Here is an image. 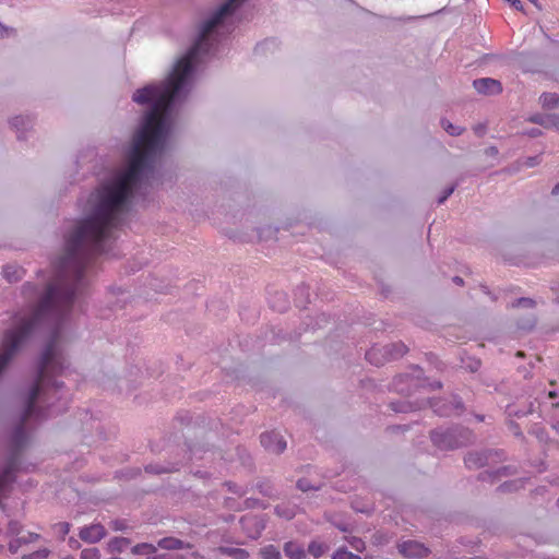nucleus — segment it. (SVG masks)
Returning a JSON list of instances; mask_svg holds the SVG:
<instances>
[{
	"label": "nucleus",
	"instance_id": "nucleus-9",
	"mask_svg": "<svg viewBox=\"0 0 559 559\" xmlns=\"http://www.w3.org/2000/svg\"><path fill=\"white\" fill-rule=\"evenodd\" d=\"M16 467L15 455L10 459L4 469L0 473V496H2L10 484L14 480V471Z\"/></svg>",
	"mask_w": 559,
	"mask_h": 559
},
{
	"label": "nucleus",
	"instance_id": "nucleus-15",
	"mask_svg": "<svg viewBox=\"0 0 559 559\" xmlns=\"http://www.w3.org/2000/svg\"><path fill=\"white\" fill-rule=\"evenodd\" d=\"M530 121L539 123L545 128L555 127L559 129V119L555 116H533L530 118Z\"/></svg>",
	"mask_w": 559,
	"mask_h": 559
},
{
	"label": "nucleus",
	"instance_id": "nucleus-42",
	"mask_svg": "<svg viewBox=\"0 0 559 559\" xmlns=\"http://www.w3.org/2000/svg\"><path fill=\"white\" fill-rule=\"evenodd\" d=\"M123 528H124V526L122 524H119L118 522H115L114 530L119 531V530H123Z\"/></svg>",
	"mask_w": 559,
	"mask_h": 559
},
{
	"label": "nucleus",
	"instance_id": "nucleus-21",
	"mask_svg": "<svg viewBox=\"0 0 559 559\" xmlns=\"http://www.w3.org/2000/svg\"><path fill=\"white\" fill-rule=\"evenodd\" d=\"M129 545V540L123 537H117L109 542V548L112 551H122Z\"/></svg>",
	"mask_w": 559,
	"mask_h": 559
},
{
	"label": "nucleus",
	"instance_id": "nucleus-29",
	"mask_svg": "<svg viewBox=\"0 0 559 559\" xmlns=\"http://www.w3.org/2000/svg\"><path fill=\"white\" fill-rule=\"evenodd\" d=\"M249 521H254L255 522V525H257V530H255V533L254 534H250L251 537L255 538L260 535L261 531L263 530V525L259 524L255 519H252V518H248V516H245L241 519V523L242 525H246L247 522Z\"/></svg>",
	"mask_w": 559,
	"mask_h": 559
},
{
	"label": "nucleus",
	"instance_id": "nucleus-48",
	"mask_svg": "<svg viewBox=\"0 0 559 559\" xmlns=\"http://www.w3.org/2000/svg\"><path fill=\"white\" fill-rule=\"evenodd\" d=\"M558 503H559V498H558Z\"/></svg>",
	"mask_w": 559,
	"mask_h": 559
},
{
	"label": "nucleus",
	"instance_id": "nucleus-41",
	"mask_svg": "<svg viewBox=\"0 0 559 559\" xmlns=\"http://www.w3.org/2000/svg\"><path fill=\"white\" fill-rule=\"evenodd\" d=\"M298 488L301 489L302 491H307L309 489H312V487H309L305 480H299L298 484H297ZM313 489H317V487H313Z\"/></svg>",
	"mask_w": 559,
	"mask_h": 559
},
{
	"label": "nucleus",
	"instance_id": "nucleus-44",
	"mask_svg": "<svg viewBox=\"0 0 559 559\" xmlns=\"http://www.w3.org/2000/svg\"><path fill=\"white\" fill-rule=\"evenodd\" d=\"M552 194H559V182L554 187Z\"/></svg>",
	"mask_w": 559,
	"mask_h": 559
},
{
	"label": "nucleus",
	"instance_id": "nucleus-5",
	"mask_svg": "<svg viewBox=\"0 0 559 559\" xmlns=\"http://www.w3.org/2000/svg\"><path fill=\"white\" fill-rule=\"evenodd\" d=\"M79 536L85 543L95 544L106 536V528L99 523H93L82 527Z\"/></svg>",
	"mask_w": 559,
	"mask_h": 559
},
{
	"label": "nucleus",
	"instance_id": "nucleus-14",
	"mask_svg": "<svg viewBox=\"0 0 559 559\" xmlns=\"http://www.w3.org/2000/svg\"><path fill=\"white\" fill-rule=\"evenodd\" d=\"M329 548L330 546L326 543L313 539L308 545V552L314 558H320L329 550Z\"/></svg>",
	"mask_w": 559,
	"mask_h": 559
},
{
	"label": "nucleus",
	"instance_id": "nucleus-33",
	"mask_svg": "<svg viewBox=\"0 0 559 559\" xmlns=\"http://www.w3.org/2000/svg\"><path fill=\"white\" fill-rule=\"evenodd\" d=\"M535 323H536L535 318H532L526 322L519 323V328L523 329V330H531L535 325Z\"/></svg>",
	"mask_w": 559,
	"mask_h": 559
},
{
	"label": "nucleus",
	"instance_id": "nucleus-1",
	"mask_svg": "<svg viewBox=\"0 0 559 559\" xmlns=\"http://www.w3.org/2000/svg\"><path fill=\"white\" fill-rule=\"evenodd\" d=\"M245 0H227L201 27L199 38L180 58L166 81L135 91L132 99L141 105L152 103L143 124L133 139L129 164L124 171L100 185L88 199L91 212L66 240L64 254L58 263V277L47 287L38 306L26 312H69L76 285L93 258L104 252L103 242L121 224V216L133 190L162 151L167 133L169 108L192 72L194 59L210 50L209 39Z\"/></svg>",
	"mask_w": 559,
	"mask_h": 559
},
{
	"label": "nucleus",
	"instance_id": "nucleus-3",
	"mask_svg": "<svg viewBox=\"0 0 559 559\" xmlns=\"http://www.w3.org/2000/svg\"><path fill=\"white\" fill-rule=\"evenodd\" d=\"M407 353V347L403 343L392 344L385 347H371L366 353V359L376 366L383 365L385 361L402 357Z\"/></svg>",
	"mask_w": 559,
	"mask_h": 559
},
{
	"label": "nucleus",
	"instance_id": "nucleus-45",
	"mask_svg": "<svg viewBox=\"0 0 559 559\" xmlns=\"http://www.w3.org/2000/svg\"><path fill=\"white\" fill-rule=\"evenodd\" d=\"M147 559H165V555L152 556V557H148Z\"/></svg>",
	"mask_w": 559,
	"mask_h": 559
},
{
	"label": "nucleus",
	"instance_id": "nucleus-43",
	"mask_svg": "<svg viewBox=\"0 0 559 559\" xmlns=\"http://www.w3.org/2000/svg\"><path fill=\"white\" fill-rule=\"evenodd\" d=\"M453 281H454V283H455V284H457V285H463V280H462L461 277H459V276H455V277L453 278Z\"/></svg>",
	"mask_w": 559,
	"mask_h": 559
},
{
	"label": "nucleus",
	"instance_id": "nucleus-6",
	"mask_svg": "<svg viewBox=\"0 0 559 559\" xmlns=\"http://www.w3.org/2000/svg\"><path fill=\"white\" fill-rule=\"evenodd\" d=\"M399 551L404 557L423 558L428 556L429 549L415 540H406L399 544Z\"/></svg>",
	"mask_w": 559,
	"mask_h": 559
},
{
	"label": "nucleus",
	"instance_id": "nucleus-32",
	"mask_svg": "<svg viewBox=\"0 0 559 559\" xmlns=\"http://www.w3.org/2000/svg\"><path fill=\"white\" fill-rule=\"evenodd\" d=\"M14 33V29L0 23V38L9 37Z\"/></svg>",
	"mask_w": 559,
	"mask_h": 559
},
{
	"label": "nucleus",
	"instance_id": "nucleus-8",
	"mask_svg": "<svg viewBox=\"0 0 559 559\" xmlns=\"http://www.w3.org/2000/svg\"><path fill=\"white\" fill-rule=\"evenodd\" d=\"M473 85L478 93L485 95H496L502 92L501 83L490 78L475 80Z\"/></svg>",
	"mask_w": 559,
	"mask_h": 559
},
{
	"label": "nucleus",
	"instance_id": "nucleus-28",
	"mask_svg": "<svg viewBox=\"0 0 559 559\" xmlns=\"http://www.w3.org/2000/svg\"><path fill=\"white\" fill-rule=\"evenodd\" d=\"M349 545L357 551L362 552L365 550V542L358 537H352L347 539Z\"/></svg>",
	"mask_w": 559,
	"mask_h": 559
},
{
	"label": "nucleus",
	"instance_id": "nucleus-27",
	"mask_svg": "<svg viewBox=\"0 0 559 559\" xmlns=\"http://www.w3.org/2000/svg\"><path fill=\"white\" fill-rule=\"evenodd\" d=\"M443 129L451 135H459L462 133V128L453 126L451 122L447 120H442Z\"/></svg>",
	"mask_w": 559,
	"mask_h": 559
},
{
	"label": "nucleus",
	"instance_id": "nucleus-19",
	"mask_svg": "<svg viewBox=\"0 0 559 559\" xmlns=\"http://www.w3.org/2000/svg\"><path fill=\"white\" fill-rule=\"evenodd\" d=\"M132 551L138 555H152L156 551V547L152 544L142 543L135 545Z\"/></svg>",
	"mask_w": 559,
	"mask_h": 559
},
{
	"label": "nucleus",
	"instance_id": "nucleus-47",
	"mask_svg": "<svg viewBox=\"0 0 559 559\" xmlns=\"http://www.w3.org/2000/svg\"><path fill=\"white\" fill-rule=\"evenodd\" d=\"M66 559H75L74 557H67Z\"/></svg>",
	"mask_w": 559,
	"mask_h": 559
},
{
	"label": "nucleus",
	"instance_id": "nucleus-24",
	"mask_svg": "<svg viewBox=\"0 0 559 559\" xmlns=\"http://www.w3.org/2000/svg\"><path fill=\"white\" fill-rule=\"evenodd\" d=\"M70 527L71 525L68 522H59L53 525V530H56V532L60 534L61 539H64V537L68 535V533L70 532Z\"/></svg>",
	"mask_w": 559,
	"mask_h": 559
},
{
	"label": "nucleus",
	"instance_id": "nucleus-13",
	"mask_svg": "<svg viewBox=\"0 0 559 559\" xmlns=\"http://www.w3.org/2000/svg\"><path fill=\"white\" fill-rule=\"evenodd\" d=\"M24 273H25L24 270L17 265L9 264V265H5L3 269V275L7 278V281L10 283H14V282L22 280V277L24 276Z\"/></svg>",
	"mask_w": 559,
	"mask_h": 559
},
{
	"label": "nucleus",
	"instance_id": "nucleus-2",
	"mask_svg": "<svg viewBox=\"0 0 559 559\" xmlns=\"http://www.w3.org/2000/svg\"><path fill=\"white\" fill-rule=\"evenodd\" d=\"M57 342L58 337L53 335L41 354L36 382L28 393L22 421L13 436L14 444L17 448L25 443L24 424L33 416L36 401L41 394L46 396L50 390L58 391L60 389V384L53 378L61 374L64 369V359L57 348Z\"/></svg>",
	"mask_w": 559,
	"mask_h": 559
},
{
	"label": "nucleus",
	"instance_id": "nucleus-4",
	"mask_svg": "<svg viewBox=\"0 0 559 559\" xmlns=\"http://www.w3.org/2000/svg\"><path fill=\"white\" fill-rule=\"evenodd\" d=\"M260 439L264 449L272 453L280 454L286 449V441L278 432L271 431L262 433Z\"/></svg>",
	"mask_w": 559,
	"mask_h": 559
},
{
	"label": "nucleus",
	"instance_id": "nucleus-18",
	"mask_svg": "<svg viewBox=\"0 0 559 559\" xmlns=\"http://www.w3.org/2000/svg\"><path fill=\"white\" fill-rule=\"evenodd\" d=\"M262 559H282L280 550L274 545H267L260 549Z\"/></svg>",
	"mask_w": 559,
	"mask_h": 559
},
{
	"label": "nucleus",
	"instance_id": "nucleus-11",
	"mask_svg": "<svg viewBox=\"0 0 559 559\" xmlns=\"http://www.w3.org/2000/svg\"><path fill=\"white\" fill-rule=\"evenodd\" d=\"M429 405L433 408L435 413L440 416H450L452 414H459L463 406L461 403L452 404L451 406H447L445 404L440 405L439 402L431 403Z\"/></svg>",
	"mask_w": 559,
	"mask_h": 559
},
{
	"label": "nucleus",
	"instance_id": "nucleus-30",
	"mask_svg": "<svg viewBox=\"0 0 559 559\" xmlns=\"http://www.w3.org/2000/svg\"><path fill=\"white\" fill-rule=\"evenodd\" d=\"M28 119L27 118H24V117H14L11 121V124L15 128V129H20V127H25L27 123H28Z\"/></svg>",
	"mask_w": 559,
	"mask_h": 559
},
{
	"label": "nucleus",
	"instance_id": "nucleus-25",
	"mask_svg": "<svg viewBox=\"0 0 559 559\" xmlns=\"http://www.w3.org/2000/svg\"><path fill=\"white\" fill-rule=\"evenodd\" d=\"M49 549L43 548L29 555L23 556L22 559H46L49 556Z\"/></svg>",
	"mask_w": 559,
	"mask_h": 559
},
{
	"label": "nucleus",
	"instance_id": "nucleus-22",
	"mask_svg": "<svg viewBox=\"0 0 559 559\" xmlns=\"http://www.w3.org/2000/svg\"><path fill=\"white\" fill-rule=\"evenodd\" d=\"M276 514L281 518H284L286 520H290L295 516L296 510L295 508L286 507V506H277L276 507Z\"/></svg>",
	"mask_w": 559,
	"mask_h": 559
},
{
	"label": "nucleus",
	"instance_id": "nucleus-40",
	"mask_svg": "<svg viewBox=\"0 0 559 559\" xmlns=\"http://www.w3.org/2000/svg\"><path fill=\"white\" fill-rule=\"evenodd\" d=\"M39 538V535L36 534V533H29L28 534V538H22L23 539V543H32V542H35Z\"/></svg>",
	"mask_w": 559,
	"mask_h": 559
},
{
	"label": "nucleus",
	"instance_id": "nucleus-39",
	"mask_svg": "<svg viewBox=\"0 0 559 559\" xmlns=\"http://www.w3.org/2000/svg\"><path fill=\"white\" fill-rule=\"evenodd\" d=\"M68 544H69L70 548H72V549H79L81 546L79 540H76L74 537H70L68 540Z\"/></svg>",
	"mask_w": 559,
	"mask_h": 559
},
{
	"label": "nucleus",
	"instance_id": "nucleus-37",
	"mask_svg": "<svg viewBox=\"0 0 559 559\" xmlns=\"http://www.w3.org/2000/svg\"><path fill=\"white\" fill-rule=\"evenodd\" d=\"M9 531L11 534H19L21 531V527H20L19 523L13 522V523H10Z\"/></svg>",
	"mask_w": 559,
	"mask_h": 559
},
{
	"label": "nucleus",
	"instance_id": "nucleus-26",
	"mask_svg": "<svg viewBox=\"0 0 559 559\" xmlns=\"http://www.w3.org/2000/svg\"><path fill=\"white\" fill-rule=\"evenodd\" d=\"M81 559H100V554L97 548H86L81 552Z\"/></svg>",
	"mask_w": 559,
	"mask_h": 559
},
{
	"label": "nucleus",
	"instance_id": "nucleus-17",
	"mask_svg": "<svg viewBox=\"0 0 559 559\" xmlns=\"http://www.w3.org/2000/svg\"><path fill=\"white\" fill-rule=\"evenodd\" d=\"M540 103L544 108L559 107V96L556 93H544L540 96Z\"/></svg>",
	"mask_w": 559,
	"mask_h": 559
},
{
	"label": "nucleus",
	"instance_id": "nucleus-46",
	"mask_svg": "<svg viewBox=\"0 0 559 559\" xmlns=\"http://www.w3.org/2000/svg\"><path fill=\"white\" fill-rule=\"evenodd\" d=\"M32 288H33V286H32V285H29V284H27V285H25V286H24L25 292H26V290H28V289H32Z\"/></svg>",
	"mask_w": 559,
	"mask_h": 559
},
{
	"label": "nucleus",
	"instance_id": "nucleus-23",
	"mask_svg": "<svg viewBox=\"0 0 559 559\" xmlns=\"http://www.w3.org/2000/svg\"><path fill=\"white\" fill-rule=\"evenodd\" d=\"M465 465L469 468L483 465V457L477 453H469L465 457Z\"/></svg>",
	"mask_w": 559,
	"mask_h": 559
},
{
	"label": "nucleus",
	"instance_id": "nucleus-34",
	"mask_svg": "<svg viewBox=\"0 0 559 559\" xmlns=\"http://www.w3.org/2000/svg\"><path fill=\"white\" fill-rule=\"evenodd\" d=\"M506 2L510 3L512 8H514L518 11H523V5L520 0H504Z\"/></svg>",
	"mask_w": 559,
	"mask_h": 559
},
{
	"label": "nucleus",
	"instance_id": "nucleus-10",
	"mask_svg": "<svg viewBox=\"0 0 559 559\" xmlns=\"http://www.w3.org/2000/svg\"><path fill=\"white\" fill-rule=\"evenodd\" d=\"M283 550L289 559H304L306 557L305 548L301 544L289 540L284 544Z\"/></svg>",
	"mask_w": 559,
	"mask_h": 559
},
{
	"label": "nucleus",
	"instance_id": "nucleus-35",
	"mask_svg": "<svg viewBox=\"0 0 559 559\" xmlns=\"http://www.w3.org/2000/svg\"><path fill=\"white\" fill-rule=\"evenodd\" d=\"M21 543H23V539H22V538H21V539H16V540H14V542H11V543L9 544V550H10L11 552H16V551H17V549H19V547H20V544H21Z\"/></svg>",
	"mask_w": 559,
	"mask_h": 559
},
{
	"label": "nucleus",
	"instance_id": "nucleus-12",
	"mask_svg": "<svg viewBox=\"0 0 559 559\" xmlns=\"http://www.w3.org/2000/svg\"><path fill=\"white\" fill-rule=\"evenodd\" d=\"M158 547L168 550L191 548L190 544H185L181 539L175 537H165L158 542Z\"/></svg>",
	"mask_w": 559,
	"mask_h": 559
},
{
	"label": "nucleus",
	"instance_id": "nucleus-36",
	"mask_svg": "<svg viewBox=\"0 0 559 559\" xmlns=\"http://www.w3.org/2000/svg\"><path fill=\"white\" fill-rule=\"evenodd\" d=\"M453 191H454V187L448 188L444 191L443 195L439 199L438 203L439 204L443 203L453 193Z\"/></svg>",
	"mask_w": 559,
	"mask_h": 559
},
{
	"label": "nucleus",
	"instance_id": "nucleus-7",
	"mask_svg": "<svg viewBox=\"0 0 559 559\" xmlns=\"http://www.w3.org/2000/svg\"><path fill=\"white\" fill-rule=\"evenodd\" d=\"M431 440L436 447L442 450L454 449L463 445V442L454 439L452 431H432Z\"/></svg>",
	"mask_w": 559,
	"mask_h": 559
},
{
	"label": "nucleus",
	"instance_id": "nucleus-38",
	"mask_svg": "<svg viewBox=\"0 0 559 559\" xmlns=\"http://www.w3.org/2000/svg\"><path fill=\"white\" fill-rule=\"evenodd\" d=\"M525 134H527L531 138H537L542 134V131L537 128H533L528 131H525Z\"/></svg>",
	"mask_w": 559,
	"mask_h": 559
},
{
	"label": "nucleus",
	"instance_id": "nucleus-31",
	"mask_svg": "<svg viewBox=\"0 0 559 559\" xmlns=\"http://www.w3.org/2000/svg\"><path fill=\"white\" fill-rule=\"evenodd\" d=\"M528 307V308H534L535 307V301L531 298H520L516 304L514 305V307Z\"/></svg>",
	"mask_w": 559,
	"mask_h": 559
},
{
	"label": "nucleus",
	"instance_id": "nucleus-20",
	"mask_svg": "<svg viewBox=\"0 0 559 559\" xmlns=\"http://www.w3.org/2000/svg\"><path fill=\"white\" fill-rule=\"evenodd\" d=\"M332 559H361L360 556L348 551L345 547H340L332 555Z\"/></svg>",
	"mask_w": 559,
	"mask_h": 559
},
{
	"label": "nucleus",
	"instance_id": "nucleus-16",
	"mask_svg": "<svg viewBox=\"0 0 559 559\" xmlns=\"http://www.w3.org/2000/svg\"><path fill=\"white\" fill-rule=\"evenodd\" d=\"M218 551L223 555L231 556L236 559H247L249 557V552L242 548L219 547Z\"/></svg>",
	"mask_w": 559,
	"mask_h": 559
}]
</instances>
